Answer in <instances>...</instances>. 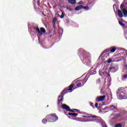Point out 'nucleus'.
I'll list each match as a JSON object with an SVG mask.
<instances>
[{
  "instance_id": "obj_1",
  "label": "nucleus",
  "mask_w": 127,
  "mask_h": 127,
  "mask_svg": "<svg viewBox=\"0 0 127 127\" xmlns=\"http://www.w3.org/2000/svg\"><path fill=\"white\" fill-rule=\"evenodd\" d=\"M78 56L83 63L87 66H91V55L89 53L83 49H80L78 51Z\"/></svg>"
},
{
  "instance_id": "obj_2",
  "label": "nucleus",
  "mask_w": 127,
  "mask_h": 127,
  "mask_svg": "<svg viewBox=\"0 0 127 127\" xmlns=\"http://www.w3.org/2000/svg\"><path fill=\"white\" fill-rule=\"evenodd\" d=\"M117 97L119 100L127 99V93L126 92L125 88H120L117 91Z\"/></svg>"
},
{
  "instance_id": "obj_3",
  "label": "nucleus",
  "mask_w": 127,
  "mask_h": 127,
  "mask_svg": "<svg viewBox=\"0 0 127 127\" xmlns=\"http://www.w3.org/2000/svg\"><path fill=\"white\" fill-rule=\"evenodd\" d=\"M99 75L102 77H110V74H109V69H108V66H104L103 69L99 70Z\"/></svg>"
},
{
  "instance_id": "obj_4",
  "label": "nucleus",
  "mask_w": 127,
  "mask_h": 127,
  "mask_svg": "<svg viewBox=\"0 0 127 127\" xmlns=\"http://www.w3.org/2000/svg\"><path fill=\"white\" fill-rule=\"evenodd\" d=\"M47 120L49 123H54V122L58 121V117L55 114L48 115L47 116Z\"/></svg>"
},
{
  "instance_id": "obj_5",
  "label": "nucleus",
  "mask_w": 127,
  "mask_h": 127,
  "mask_svg": "<svg viewBox=\"0 0 127 127\" xmlns=\"http://www.w3.org/2000/svg\"><path fill=\"white\" fill-rule=\"evenodd\" d=\"M121 10H118V16L119 17L122 18L123 16L127 17V9L122 7L121 6Z\"/></svg>"
},
{
  "instance_id": "obj_6",
  "label": "nucleus",
  "mask_w": 127,
  "mask_h": 127,
  "mask_svg": "<svg viewBox=\"0 0 127 127\" xmlns=\"http://www.w3.org/2000/svg\"><path fill=\"white\" fill-rule=\"evenodd\" d=\"M106 52H107L106 51H104L99 57L100 59H101L103 61H105L110 56V54L106 53Z\"/></svg>"
},
{
  "instance_id": "obj_7",
  "label": "nucleus",
  "mask_w": 127,
  "mask_h": 127,
  "mask_svg": "<svg viewBox=\"0 0 127 127\" xmlns=\"http://www.w3.org/2000/svg\"><path fill=\"white\" fill-rule=\"evenodd\" d=\"M119 23L121 26H122V27H123L125 35H127V27L126 28H124L125 26H126V22L125 20L119 21Z\"/></svg>"
},
{
  "instance_id": "obj_8",
  "label": "nucleus",
  "mask_w": 127,
  "mask_h": 127,
  "mask_svg": "<svg viewBox=\"0 0 127 127\" xmlns=\"http://www.w3.org/2000/svg\"><path fill=\"white\" fill-rule=\"evenodd\" d=\"M36 32H37L40 35H42V33H45L46 32V30L43 27L41 28L40 30L39 28L37 27L35 29Z\"/></svg>"
},
{
  "instance_id": "obj_9",
  "label": "nucleus",
  "mask_w": 127,
  "mask_h": 127,
  "mask_svg": "<svg viewBox=\"0 0 127 127\" xmlns=\"http://www.w3.org/2000/svg\"><path fill=\"white\" fill-rule=\"evenodd\" d=\"M82 118H86V119L91 118H92L93 119H97L98 122H101V121L102 120V119H101V118L98 117L96 116H92L90 115H86L85 116H83Z\"/></svg>"
},
{
  "instance_id": "obj_10",
  "label": "nucleus",
  "mask_w": 127,
  "mask_h": 127,
  "mask_svg": "<svg viewBox=\"0 0 127 127\" xmlns=\"http://www.w3.org/2000/svg\"><path fill=\"white\" fill-rule=\"evenodd\" d=\"M64 91L65 90L63 91L61 95L59 96L58 104H60V102H62L63 101V97H64V95L65 94V93L64 92Z\"/></svg>"
},
{
  "instance_id": "obj_11",
  "label": "nucleus",
  "mask_w": 127,
  "mask_h": 127,
  "mask_svg": "<svg viewBox=\"0 0 127 127\" xmlns=\"http://www.w3.org/2000/svg\"><path fill=\"white\" fill-rule=\"evenodd\" d=\"M62 108L63 109V110H65V111H67V112H75L74 111V110H70V107L66 104H64L62 106Z\"/></svg>"
},
{
  "instance_id": "obj_12",
  "label": "nucleus",
  "mask_w": 127,
  "mask_h": 127,
  "mask_svg": "<svg viewBox=\"0 0 127 127\" xmlns=\"http://www.w3.org/2000/svg\"><path fill=\"white\" fill-rule=\"evenodd\" d=\"M116 50H117V48L113 47L105 50V51H106L107 52H111V53H114L116 51Z\"/></svg>"
},
{
  "instance_id": "obj_13",
  "label": "nucleus",
  "mask_w": 127,
  "mask_h": 127,
  "mask_svg": "<svg viewBox=\"0 0 127 127\" xmlns=\"http://www.w3.org/2000/svg\"><path fill=\"white\" fill-rule=\"evenodd\" d=\"M106 99V95L98 96L96 98V100L97 102H102L104 101Z\"/></svg>"
},
{
  "instance_id": "obj_14",
  "label": "nucleus",
  "mask_w": 127,
  "mask_h": 127,
  "mask_svg": "<svg viewBox=\"0 0 127 127\" xmlns=\"http://www.w3.org/2000/svg\"><path fill=\"white\" fill-rule=\"evenodd\" d=\"M106 109H108L109 110H110V111H112L113 112H114L118 110V107H117V106L115 105H112L109 107H106Z\"/></svg>"
},
{
  "instance_id": "obj_15",
  "label": "nucleus",
  "mask_w": 127,
  "mask_h": 127,
  "mask_svg": "<svg viewBox=\"0 0 127 127\" xmlns=\"http://www.w3.org/2000/svg\"><path fill=\"white\" fill-rule=\"evenodd\" d=\"M109 69L111 70L112 72H117L118 70V68L116 65L113 66H111Z\"/></svg>"
},
{
  "instance_id": "obj_16",
  "label": "nucleus",
  "mask_w": 127,
  "mask_h": 127,
  "mask_svg": "<svg viewBox=\"0 0 127 127\" xmlns=\"http://www.w3.org/2000/svg\"><path fill=\"white\" fill-rule=\"evenodd\" d=\"M82 8H83V5H80L76 6L74 9H75V10H76L78 11V10H81V9H82Z\"/></svg>"
},
{
  "instance_id": "obj_17",
  "label": "nucleus",
  "mask_w": 127,
  "mask_h": 127,
  "mask_svg": "<svg viewBox=\"0 0 127 127\" xmlns=\"http://www.w3.org/2000/svg\"><path fill=\"white\" fill-rule=\"evenodd\" d=\"M76 86L78 88L82 87V83H81V80L76 81Z\"/></svg>"
},
{
  "instance_id": "obj_18",
  "label": "nucleus",
  "mask_w": 127,
  "mask_h": 127,
  "mask_svg": "<svg viewBox=\"0 0 127 127\" xmlns=\"http://www.w3.org/2000/svg\"><path fill=\"white\" fill-rule=\"evenodd\" d=\"M68 1L70 4H75V3H76L75 0H68Z\"/></svg>"
},
{
  "instance_id": "obj_19",
  "label": "nucleus",
  "mask_w": 127,
  "mask_h": 127,
  "mask_svg": "<svg viewBox=\"0 0 127 127\" xmlns=\"http://www.w3.org/2000/svg\"><path fill=\"white\" fill-rule=\"evenodd\" d=\"M74 87V84H71L69 85V89H68L67 90L69 91V93H71L72 92V88Z\"/></svg>"
},
{
  "instance_id": "obj_20",
  "label": "nucleus",
  "mask_w": 127,
  "mask_h": 127,
  "mask_svg": "<svg viewBox=\"0 0 127 127\" xmlns=\"http://www.w3.org/2000/svg\"><path fill=\"white\" fill-rule=\"evenodd\" d=\"M88 80V77L86 76L85 78L82 80V83H83V84L82 86H84V84L86 83V82Z\"/></svg>"
},
{
  "instance_id": "obj_21",
  "label": "nucleus",
  "mask_w": 127,
  "mask_h": 127,
  "mask_svg": "<svg viewBox=\"0 0 127 127\" xmlns=\"http://www.w3.org/2000/svg\"><path fill=\"white\" fill-rule=\"evenodd\" d=\"M96 73H97V71H96V70H95V69L92 70V68L91 69V75H95V74H96Z\"/></svg>"
},
{
  "instance_id": "obj_22",
  "label": "nucleus",
  "mask_w": 127,
  "mask_h": 127,
  "mask_svg": "<svg viewBox=\"0 0 127 127\" xmlns=\"http://www.w3.org/2000/svg\"><path fill=\"white\" fill-rule=\"evenodd\" d=\"M102 127H108V125H107L104 121L102 122Z\"/></svg>"
},
{
  "instance_id": "obj_23",
  "label": "nucleus",
  "mask_w": 127,
  "mask_h": 127,
  "mask_svg": "<svg viewBox=\"0 0 127 127\" xmlns=\"http://www.w3.org/2000/svg\"><path fill=\"white\" fill-rule=\"evenodd\" d=\"M47 122H48L47 121V118L46 119H44L43 120H42V123L43 124H46V123H47Z\"/></svg>"
},
{
  "instance_id": "obj_24",
  "label": "nucleus",
  "mask_w": 127,
  "mask_h": 127,
  "mask_svg": "<svg viewBox=\"0 0 127 127\" xmlns=\"http://www.w3.org/2000/svg\"><path fill=\"white\" fill-rule=\"evenodd\" d=\"M64 12L62 11V15L60 16V18H64Z\"/></svg>"
},
{
  "instance_id": "obj_25",
  "label": "nucleus",
  "mask_w": 127,
  "mask_h": 127,
  "mask_svg": "<svg viewBox=\"0 0 127 127\" xmlns=\"http://www.w3.org/2000/svg\"><path fill=\"white\" fill-rule=\"evenodd\" d=\"M56 21H57V19L56 18H54L53 19V22L54 25H55V24L56 23Z\"/></svg>"
},
{
  "instance_id": "obj_26",
  "label": "nucleus",
  "mask_w": 127,
  "mask_h": 127,
  "mask_svg": "<svg viewBox=\"0 0 127 127\" xmlns=\"http://www.w3.org/2000/svg\"><path fill=\"white\" fill-rule=\"evenodd\" d=\"M115 127H123V126L121 124H117L115 125Z\"/></svg>"
},
{
  "instance_id": "obj_27",
  "label": "nucleus",
  "mask_w": 127,
  "mask_h": 127,
  "mask_svg": "<svg viewBox=\"0 0 127 127\" xmlns=\"http://www.w3.org/2000/svg\"><path fill=\"white\" fill-rule=\"evenodd\" d=\"M83 8H84L85 10H89V7L87 6H83Z\"/></svg>"
},
{
  "instance_id": "obj_28",
  "label": "nucleus",
  "mask_w": 127,
  "mask_h": 127,
  "mask_svg": "<svg viewBox=\"0 0 127 127\" xmlns=\"http://www.w3.org/2000/svg\"><path fill=\"white\" fill-rule=\"evenodd\" d=\"M127 74H124L123 76V79H127Z\"/></svg>"
},
{
  "instance_id": "obj_29",
  "label": "nucleus",
  "mask_w": 127,
  "mask_h": 127,
  "mask_svg": "<svg viewBox=\"0 0 127 127\" xmlns=\"http://www.w3.org/2000/svg\"><path fill=\"white\" fill-rule=\"evenodd\" d=\"M67 9H68V10H69V11H72V10H73V9L70 8V7H67Z\"/></svg>"
},
{
  "instance_id": "obj_30",
  "label": "nucleus",
  "mask_w": 127,
  "mask_h": 127,
  "mask_svg": "<svg viewBox=\"0 0 127 127\" xmlns=\"http://www.w3.org/2000/svg\"><path fill=\"white\" fill-rule=\"evenodd\" d=\"M113 8H114V11H116V10L115 9V8L117 9V5L116 4H114L113 5Z\"/></svg>"
},
{
  "instance_id": "obj_31",
  "label": "nucleus",
  "mask_w": 127,
  "mask_h": 127,
  "mask_svg": "<svg viewBox=\"0 0 127 127\" xmlns=\"http://www.w3.org/2000/svg\"><path fill=\"white\" fill-rule=\"evenodd\" d=\"M107 62L108 63H111L112 62V59H109Z\"/></svg>"
},
{
  "instance_id": "obj_32",
  "label": "nucleus",
  "mask_w": 127,
  "mask_h": 127,
  "mask_svg": "<svg viewBox=\"0 0 127 127\" xmlns=\"http://www.w3.org/2000/svg\"><path fill=\"white\" fill-rule=\"evenodd\" d=\"M73 117H77L78 116V114L76 113H72Z\"/></svg>"
},
{
  "instance_id": "obj_33",
  "label": "nucleus",
  "mask_w": 127,
  "mask_h": 127,
  "mask_svg": "<svg viewBox=\"0 0 127 127\" xmlns=\"http://www.w3.org/2000/svg\"><path fill=\"white\" fill-rule=\"evenodd\" d=\"M90 105L91 107H92V108H94V103H90Z\"/></svg>"
},
{
  "instance_id": "obj_34",
  "label": "nucleus",
  "mask_w": 127,
  "mask_h": 127,
  "mask_svg": "<svg viewBox=\"0 0 127 127\" xmlns=\"http://www.w3.org/2000/svg\"><path fill=\"white\" fill-rule=\"evenodd\" d=\"M61 30H62V33H63V29H62V28H59V31H60Z\"/></svg>"
},
{
  "instance_id": "obj_35",
  "label": "nucleus",
  "mask_w": 127,
  "mask_h": 127,
  "mask_svg": "<svg viewBox=\"0 0 127 127\" xmlns=\"http://www.w3.org/2000/svg\"><path fill=\"white\" fill-rule=\"evenodd\" d=\"M82 122H93V121H82Z\"/></svg>"
},
{
  "instance_id": "obj_36",
  "label": "nucleus",
  "mask_w": 127,
  "mask_h": 127,
  "mask_svg": "<svg viewBox=\"0 0 127 127\" xmlns=\"http://www.w3.org/2000/svg\"><path fill=\"white\" fill-rule=\"evenodd\" d=\"M79 4H83V2H82V1H80L78 2Z\"/></svg>"
},
{
  "instance_id": "obj_37",
  "label": "nucleus",
  "mask_w": 127,
  "mask_h": 127,
  "mask_svg": "<svg viewBox=\"0 0 127 127\" xmlns=\"http://www.w3.org/2000/svg\"><path fill=\"white\" fill-rule=\"evenodd\" d=\"M98 103H95V108H98Z\"/></svg>"
},
{
  "instance_id": "obj_38",
  "label": "nucleus",
  "mask_w": 127,
  "mask_h": 127,
  "mask_svg": "<svg viewBox=\"0 0 127 127\" xmlns=\"http://www.w3.org/2000/svg\"><path fill=\"white\" fill-rule=\"evenodd\" d=\"M72 115H73V113H68L69 116H72Z\"/></svg>"
},
{
  "instance_id": "obj_39",
  "label": "nucleus",
  "mask_w": 127,
  "mask_h": 127,
  "mask_svg": "<svg viewBox=\"0 0 127 127\" xmlns=\"http://www.w3.org/2000/svg\"><path fill=\"white\" fill-rule=\"evenodd\" d=\"M73 111H76V112H79V110H77V109H74Z\"/></svg>"
},
{
  "instance_id": "obj_40",
  "label": "nucleus",
  "mask_w": 127,
  "mask_h": 127,
  "mask_svg": "<svg viewBox=\"0 0 127 127\" xmlns=\"http://www.w3.org/2000/svg\"><path fill=\"white\" fill-rule=\"evenodd\" d=\"M125 69H126V70L127 69V65H125Z\"/></svg>"
},
{
  "instance_id": "obj_41",
  "label": "nucleus",
  "mask_w": 127,
  "mask_h": 127,
  "mask_svg": "<svg viewBox=\"0 0 127 127\" xmlns=\"http://www.w3.org/2000/svg\"><path fill=\"white\" fill-rule=\"evenodd\" d=\"M102 91H103V90H101V94H103V93H102Z\"/></svg>"
},
{
  "instance_id": "obj_42",
  "label": "nucleus",
  "mask_w": 127,
  "mask_h": 127,
  "mask_svg": "<svg viewBox=\"0 0 127 127\" xmlns=\"http://www.w3.org/2000/svg\"><path fill=\"white\" fill-rule=\"evenodd\" d=\"M38 2H39V1H38Z\"/></svg>"
}]
</instances>
